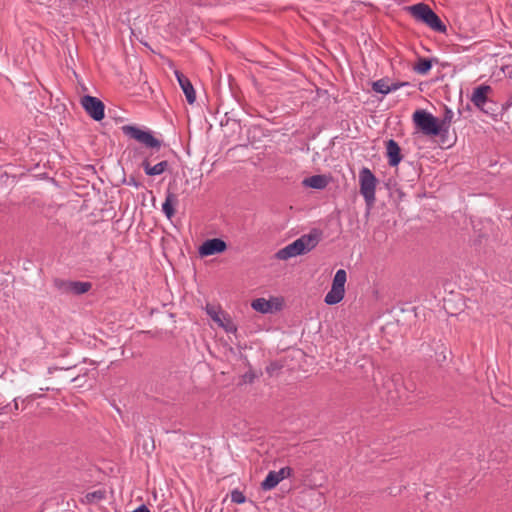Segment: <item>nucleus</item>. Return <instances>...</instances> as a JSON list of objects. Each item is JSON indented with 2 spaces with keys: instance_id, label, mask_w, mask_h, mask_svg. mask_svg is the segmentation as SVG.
<instances>
[{
  "instance_id": "6ab92c4d",
  "label": "nucleus",
  "mask_w": 512,
  "mask_h": 512,
  "mask_svg": "<svg viewBox=\"0 0 512 512\" xmlns=\"http://www.w3.org/2000/svg\"><path fill=\"white\" fill-rule=\"evenodd\" d=\"M251 307L261 313H271L273 311V303L265 298H257L252 301Z\"/></svg>"
},
{
  "instance_id": "c756f323",
  "label": "nucleus",
  "mask_w": 512,
  "mask_h": 512,
  "mask_svg": "<svg viewBox=\"0 0 512 512\" xmlns=\"http://www.w3.org/2000/svg\"><path fill=\"white\" fill-rule=\"evenodd\" d=\"M480 110L488 115H491V116L496 115V106L486 105V106H483Z\"/></svg>"
},
{
  "instance_id": "393cba45",
  "label": "nucleus",
  "mask_w": 512,
  "mask_h": 512,
  "mask_svg": "<svg viewBox=\"0 0 512 512\" xmlns=\"http://www.w3.org/2000/svg\"><path fill=\"white\" fill-rule=\"evenodd\" d=\"M106 497L105 490H96L86 494V500L88 503H97Z\"/></svg>"
},
{
  "instance_id": "ddd939ff",
  "label": "nucleus",
  "mask_w": 512,
  "mask_h": 512,
  "mask_svg": "<svg viewBox=\"0 0 512 512\" xmlns=\"http://www.w3.org/2000/svg\"><path fill=\"white\" fill-rule=\"evenodd\" d=\"M175 77L185 94L186 100L189 104H193L196 100V93L191 81L180 71H175Z\"/></svg>"
},
{
  "instance_id": "9b49d317",
  "label": "nucleus",
  "mask_w": 512,
  "mask_h": 512,
  "mask_svg": "<svg viewBox=\"0 0 512 512\" xmlns=\"http://www.w3.org/2000/svg\"><path fill=\"white\" fill-rule=\"evenodd\" d=\"M490 90L491 87L488 85H480L474 89L471 96V101L477 108L481 109L486 105L496 106V104L488 98V92Z\"/></svg>"
},
{
  "instance_id": "f3484780",
  "label": "nucleus",
  "mask_w": 512,
  "mask_h": 512,
  "mask_svg": "<svg viewBox=\"0 0 512 512\" xmlns=\"http://www.w3.org/2000/svg\"><path fill=\"white\" fill-rule=\"evenodd\" d=\"M433 62H437V60L419 57L417 63L413 66V70L417 74L426 75L431 70Z\"/></svg>"
},
{
  "instance_id": "c85d7f7f",
  "label": "nucleus",
  "mask_w": 512,
  "mask_h": 512,
  "mask_svg": "<svg viewBox=\"0 0 512 512\" xmlns=\"http://www.w3.org/2000/svg\"><path fill=\"white\" fill-rule=\"evenodd\" d=\"M409 85L408 82H389L390 92L396 91L401 87Z\"/></svg>"
},
{
  "instance_id": "f03ea898",
  "label": "nucleus",
  "mask_w": 512,
  "mask_h": 512,
  "mask_svg": "<svg viewBox=\"0 0 512 512\" xmlns=\"http://www.w3.org/2000/svg\"><path fill=\"white\" fill-rule=\"evenodd\" d=\"M410 388L404 384L401 374H393L383 380L379 389V395L388 402H396L398 400L407 399Z\"/></svg>"
},
{
  "instance_id": "dca6fc26",
  "label": "nucleus",
  "mask_w": 512,
  "mask_h": 512,
  "mask_svg": "<svg viewBox=\"0 0 512 512\" xmlns=\"http://www.w3.org/2000/svg\"><path fill=\"white\" fill-rule=\"evenodd\" d=\"M305 187L322 190L327 187L329 181L325 175H313L303 180Z\"/></svg>"
},
{
  "instance_id": "0eeeda50",
  "label": "nucleus",
  "mask_w": 512,
  "mask_h": 512,
  "mask_svg": "<svg viewBox=\"0 0 512 512\" xmlns=\"http://www.w3.org/2000/svg\"><path fill=\"white\" fill-rule=\"evenodd\" d=\"M347 280V274L344 269L336 271L331 290L325 295L324 302L328 305L338 304L345 295V283Z\"/></svg>"
},
{
  "instance_id": "f8f14e48",
  "label": "nucleus",
  "mask_w": 512,
  "mask_h": 512,
  "mask_svg": "<svg viewBox=\"0 0 512 512\" xmlns=\"http://www.w3.org/2000/svg\"><path fill=\"white\" fill-rule=\"evenodd\" d=\"M386 157L390 167H397L402 161V153L399 144L394 139L385 142Z\"/></svg>"
},
{
  "instance_id": "4be33fe9",
  "label": "nucleus",
  "mask_w": 512,
  "mask_h": 512,
  "mask_svg": "<svg viewBox=\"0 0 512 512\" xmlns=\"http://www.w3.org/2000/svg\"><path fill=\"white\" fill-rule=\"evenodd\" d=\"M92 287L90 282L72 281L71 283V294L82 295L87 293Z\"/></svg>"
},
{
  "instance_id": "bb28decb",
  "label": "nucleus",
  "mask_w": 512,
  "mask_h": 512,
  "mask_svg": "<svg viewBox=\"0 0 512 512\" xmlns=\"http://www.w3.org/2000/svg\"><path fill=\"white\" fill-rule=\"evenodd\" d=\"M231 501L233 503H237V504H242L246 501V497L245 495L243 494V492H241L240 490H233L231 492Z\"/></svg>"
},
{
  "instance_id": "cd10ccee",
  "label": "nucleus",
  "mask_w": 512,
  "mask_h": 512,
  "mask_svg": "<svg viewBox=\"0 0 512 512\" xmlns=\"http://www.w3.org/2000/svg\"><path fill=\"white\" fill-rule=\"evenodd\" d=\"M19 409V406H18V401H17V398H15L13 400V407L11 406V404H7L5 406L2 407V412H7V411H12V412H16L18 411Z\"/></svg>"
},
{
  "instance_id": "7ed1b4c3",
  "label": "nucleus",
  "mask_w": 512,
  "mask_h": 512,
  "mask_svg": "<svg viewBox=\"0 0 512 512\" xmlns=\"http://www.w3.org/2000/svg\"><path fill=\"white\" fill-rule=\"evenodd\" d=\"M406 10L419 22L426 24L436 32H446V25L440 17L425 3L407 6Z\"/></svg>"
},
{
  "instance_id": "412c9836",
  "label": "nucleus",
  "mask_w": 512,
  "mask_h": 512,
  "mask_svg": "<svg viewBox=\"0 0 512 512\" xmlns=\"http://www.w3.org/2000/svg\"><path fill=\"white\" fill-rule=\"evenodd\" d=\"M280 483L275 471H270L261 483V488L264 491H269L275 488Z\"/></svg>"
},
{
  "instance_id": "a878e982",
  "label": "nucleus",
  "mask_w": 512,
  "mask_h": 512,
  "mask_svg": "<svg viewBox=\"0 0 512 512\" xmlns=\"http://www.w3.org/2000/svg\"><path fill=\"white\" fill-rule=\"evenodd\" d=\"M279 481L289 478L293 475V469L289 466L282 467L279 471H275Z\"/></svg>"
},
{
  "instance_id": "aec40b11",
  "label": "nucleus",
  "mask_w": 512,
  "mask_h": 512,
  "mask_svg": "<svg viewBox=\"0 0 512 512\" xmlns=\"http://www.w3.org/2000/svg\"><path fill=\"white\" fill-rule=\"evenodd\" d=\"M453 116H454L453 111L450 108H448L447 106H445L442 119L440 121L438 120V126L441 127V134L448 132L449 127L453 120Z\"/></svg>"
},
{
  "instance_id": "2f4dec72",
  "label": "nucleus",
  "mask_w": 512,
  "mask_h": 512,
  "mask_svg": "<svg viewBox=\"0 0 512 512\" xmlns=\"http://www.w3.org/2000/svg\"><path fill=\"white\" fill-rule=\"evenodd\" d=\"M63 368H59V370H62ZM53 370H58V367H54ZM49 372H52V368H49Z\"/></svg>"
},
{
  "instance_id": "423d86ee",
  "label": "nucleus",
  "mask_w": 512,
  "mask_h": 512,
  "mask_svg": "<svg viewBox=\"0 0 512 512\" xmlns=\"http://www.w3.org/2000/svg\"><path fill=\"white\" fill-rule=\"evenodd\" d=\"M123 134L131 139L138 141L148 148L159 149L161 141L153 136L150 131H144L134 125H124L121 127Z\"/></svg>"
},
{
  "instance_id": "9d476101",
  "label": "nucleus",
  "mask_w": 512,
  "mask_h": 512,
  "mask_svg": "<svg viewBox=\"0 0 512 512\" xmlns=\"http://www.w3.org/2000/svg\"><path fill=\"white\" fill-rule=\"evenodd\" d=\"M227 245L224 240L220 238L208 239L199 247V254L202 257L211 256L222 253L226 250Z\"/></svg>"
},
{
  "instance_id": "2eb2a0df",
  "label": "nucleus",
  "mask_w": 512,
  "mask_h": 512,
  "mask_svg": "<svg viewBox=\"0 0 512 512\" xmlns=\"http://www.w3.org/2000/svg\"><path fill=\"white\" fill-rule=\"evenodd\" d=\"M141 166L144 169L146 175L157 176L161 175L167 170L169 163L168 161L164 160L152 166L148 159H145L142 161Z\"/></svg>"
},
{
  "instance_id": "b1692460",
  "label": "nucleus",
  "mask_w": 512,
  "mask_h": 512,
  "mask_svg": "<svg viewBox=\"0 0 512 512\" xmlns=\"http://www.w3.org/2000/svg\"><path fill=\"white\" fill-rule=\"evenodd\" d=\"M71 283H72V281L64 280V279H60V278H56L53 281L54 287L61 293H70L71 292Z\"/></svg>"
},
{
  "instance_id": "f257e3e1",
  "label": "nucleus",
  "mask_w": 512,
  "mask_h": 512,
  "mask_svg": "<svg viewBox=\"0 0 512 512\" xmlns=\"http://www.w3.org/2000/svg\"><path fill=\"white\" fill-rule=\"evenodd\" d=\"M321 231L313 229L309 234L302 235L292 243L280 249L276 253V258L288 260L292 257L305 254L314 249L320 241Z\"/></svg>"
},
{
  "instance_id": "4468645a",
  "label": "nucleus",
  "mask_w": 512,
  "mask_h": 512,
  "mask_svg": "<svg viewBox=\"0 0 512 512\" xmlns=\"http://www.w3.org/2000/svg\"><path fill=\"white\" fill-rule=\"evenodd\" d=\"M205 310H206V313L207 315L214 321L216 322L220 327L224 328L227 332H232V331H236V328L233 327L232 324H224L221 317H220V314L222 313L220 308L215 306V305H212V304H207L206 307H205Z\"/></svg>"
},
{
  "instance_id": "473e14b6",
  "label": "nucleus",
  "mask_w": 512,
  "mask_h": 512,
  "mask_svg": "<svg viewBox=\"0 0 512 512\" xmlns=\"http://www.w3.org/2000/svg\"><path fill=\"white\" fill-rule=\"evenodd\" d=\"M77 378H78V376H75V377H73V378L71 379V381H72V382H73V381H76V380H77Z\"/></svg>"
},
{
  "instance_id": "a211bd4d",
  "label": "nucleus",
  "mask_w": 512,
  "mask_h": 512,
  "mask_svg": "<svg viewBox=\"0 0 512 512\" xmlns=\"http://www.w3.org/2000/svg\"><path fill=\"white\" fill-rule=\"evenodd\" d=\"M177 202L175 194L168 192L164 203L162 204V211L168 219H171L175 215L174 204Z\"/></svg>"
},
{
  "instance_id": "1a4fd4ad",
  "label": "nucleus",
  "mask_w": 512,
  "mask_h": 512,
  "mask_svg": "<svg viewBox=\"0 0 512 512\" xmlns=\"http://www.w3.org/2000/svg\"><path fill=\"white\" fill-rule=\"evenodd\" d=\"M421 349L425 355L433 359L439 365L446 361L447 348L440 341H433L432 345L422 344Z\"/></svg>"
},
{
  "instance_id": "39448f33",
  "label": "nucleus",
  "mask_w": 512,
  "mask_h": 512,
  "mask_svg": "<svg viewBox=\"0 0 512 512\" xmlns=\"http://www.w3.org/2000/svg\"><path fill=\"white\" fill-rule=\"evenodd\" d=\"M413 121L416 127L425 135L438 136L441 134L438 119L425 110H416L413 113Z\"/></svg>"
},
{
  "instance_id": "6e6552de",
  "label": "nucleus",
  "mask_w": 512,
  "mask_h": 512,
  "mask_svg": "<svg viewBox=\"0 0 512 512\" xmlns=\"http://www.w3.org/2000/svg\"><path fill=\"white\" fill-rule=\"evenodd\" d=\"M81 105L93 120L101 121L105 117V105L97 97L85 95L81 98Z\"/></svg>"
},
{
  "instance_id": "5701e85b",
  "label": "nucleus",
  "mask_w": 512,
  "mask_h": 512,
  "mask_svg": "<svg viewBox=\"0 0 512 512\" xmlns=\"http://www.w3.org/2000/svg\"><path fill=\"white\" fill-rule=\"evenodd\" d=\"M372 89L373 91L383 95L390 93L389 79L382 78L377 81H374L372 83Z\"/></svg>"
},
{
  "instance_id": "7c9ffc66",
  "label": "nucleus",
  "mask_w": 512,
  "mask_h": 512,
  "mask_svg": "<svg viewBox=\"0 0 512 512\" xmlns=\"http://www.w3.org/2000/svg\"><path fill=\"white\" fill-rule=\"evenodd\" d=\"M127 185L129 186H133L135 188H139L141 186V183L139 181H137V179L133 176L129 177V179L127 180Z\"/></svg>"
},
{
  "instance_id": "20e7f679",
  "label": "nucleus",
  "mask_w": 512,
  "mask_h": 512,
  "mask_svg": "<svg viewBox=\"0 0 512 512\" xmlns=\"http://www.w3.org/2000/svg\"><path fill=\"white\" fill-rule=\"evenodd\" d=\"M377 178L372 173V171L363 167L359 172V183H360V193L363 196L366 206L368 208L372 207L376 201V185Z\"/></svg>"
}]
</instances>
